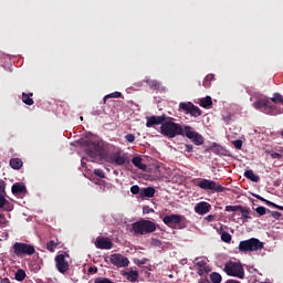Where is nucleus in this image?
I'll list each match as a JSON object with an SVG mask.
<instances>
[{
    "label": "nucleus",
    "instance_id": "nucleus-36",
    "mask_svg": "<svg viewBox=\"0 0 283 283\" xmlns=\"http://www.w3.org/2000/svg\"><path fill=\"white\" fill-rule=\"evenodd\" d=\"M271 101L273 103H283V96L282 94L275 93L274 96H272Z\"/></svg>",
    "mask_w": 283,
    "mask_h": 283
},
{
    "label": "nucleus",
    "instance_id": "nucleus-39",
    "mask_svg": "<svg viewBox=\"0 0 283 283\" xmlns=\"http://www.w3.org/2000/svg\"><path fill=\"white\" fill-rule=\"evenodd\" d=\"M196 265L197 268H199V270H201L202 268L207 266V261H203V259H201V261H199V259H196Z\"/></svg>",
    "mask_w": 283,
    "mask_h": 283
},
{
    "label": "nucleus",
    "instance_id": "nucleus-19",
    "mask_svg": "<svg viewBox=\"0 0 283 283\" xmlns=\"http://www.w3.org/2000/svg\"><path fill=\"white\" fill-rule=\"evenodd\" d=\"M95 245L97 249H112L113 243L108 237H97Z\"/></svg>",
    "mask_w": 283,
    "mask_h": 283
},
{
    "label": "nucleus",
    "instance_id": "nucleus-47",
    "mask_svg": "<svg viewBox=\"0 0 283 283\" xmlns=\"http://www.w3.org/2000/svg\"><path fill=\"white\" fill-rule=\"evenodd\" d=\"M212 151H214L216 154H222V147L220 145H214L212 147Z\"/></svg>",
    "mask_w": 283,
    "mask_h": 283
},
{
    "label": "nucleus",
    "instance_id": "nucleus-58",
    "mask_svg": "<svg viewBox=\"0 0 283 283\" xmlns=\"http://www.w3.org/2000/svg\"><path fill=\"white\" fill-rule=\"evenodd\" d=\"M281 136L283 137V129H282V132H281Z\"/></svg>",
    "mask_w": 283,
    "mask_h": 283
},
{
    "label": "nucleus",
    "instance_id": "nucleus-15",
    "mask_svg": "<svg viewBox=\"0 0 283 283\" xmlns=\"http://www.w3.org/2000/svg\"><path fill=\"white\" fill-rule=\"evenodd\" d=\"M111 262L116 268H127L129 265V259H127V256H123V254H112Z\"/></svg>",
    "mask_w": 283,
    "mask_h": 283
},
{
    "label": "nucleus",
    "instance_id": "nucleus-2",
    "mask_svg": "<svg viewBox=\"0 0 283 283\" xmlns=\"http://www.w3.org/2000/svg\"><path fill=\"white\" fill-rule=\"evenodd\" d=\"M85 151L90 158H106V151L101 143H96V140H84Z\"/></svg>",
    "mask_w": 283,
    "mask_h": 283
},
{
    "label": "nucleus",
    "instance_id": "nucleus-27",
    "mask_svg": "<svg viewBox=\"0 0 283 283\" xmlns=\"http://www.w3.org/2000/svg\"><path fill=\"white\" fill-rule=\"evenodd\" d=\"M10 167L12 169H21L23 167L22 158H10Z\"/></svg>",
    "mask_w": 283,
    "mask_h": 283
},
{
    "label": "nucleus",
    "instance_id": "nucleus-38",
    "mask_svg": "<svg viewBox=\"0 0 283 283\" xmlns=\"http://www.w3.org/2000/svg\"><path fill=\"white\" fill-rule=\"evenodd\" d=\"M221 240H223V242H231L232 237H231V234H229V232H222Z\"/></svg>",
    "mask_w": 283,
    "mask_h": 283
},
{
    "label": "nucleus",
    "instance_id": "nucleus-54",
    "mask_svg": "<svg viewBox=\"0 0 283 283\" xmlns=\"http://www.w3.org/2000/svg\"><path fill=\"white\" fill-rule=\"evenodd\" d=\"M223 120H224L226 123H230L231 116H223Z\"/></svg>",
    "mask_w": 283,
    "mask_h": 283
},
{
    "label": "nucleus",
    "instance_id": "nucleus-57",
    "mask_svg": "<svg viewBox=\"0 0 283 283\" xmlns=\"http://www.w3.org/2000/svg\"><path fill=\"white\" fill-rule=\"evenodd\" d=\"M226 283H241L240 281L229 280Z\"/></svg>",
    "mask_w": 283,
    "mask_h": 283
},
{
    "label": "nucleus",
    "instance_id": "nucleus-23",
    "mask_svg": "<svg viewBox=\"0 0 283 283\" xmlns=\"http://www.w3.org/2000/svg\"><path fill=\"white\" fill-rule=\"evenodd\" d=\"M133 165L143 171H147L148 167L145 163H143L142 156H134L133 157Z\"/></svg>",
    "mask_w": 283,
    "mask_h": 283
},
{
    "label": "nucleus",
    "instance_id": "nucleus-52",
    "mask_svg": "<svg viewBox=\"0 0 283 283\" xmlns=\"http://www.w3.org/2000/svg\"><path fill=\"white\" fill-rule=\"evenodd\" d=\"M216 218V216H213V213H209L208 216H206V220H208V222L213 221Z\"/></svg>",
    "mask_w": 283,
    "mask_h": 283
},
{
    "label": "nucleus",
    "instance_id": "nucleus-28",
    "mask_svg": "<svg viewBox=\"0 0 283 283\" xmlns=\"http://www.w3.org/2000/svg\"><path fill=\"white\" fill-rule=\"evenodd\" d=\"M244 176H245V178H249L253 182H259V180H260V176L254 174L253 169H245Z\"/></svg>",
    "mask_w": 283,
    "mask_h": 283
},
{
    "label": "nucleus",
    "instance_id": "nucleus-56",
    "mask_svg": "<svg viewBox=\"0 0 283 283\" xmlns=\"http://www.w3.org/2000/svg\"><path fill=\"white\" fill-rule=\"evenodd\" d=\"M0 283H11L10 279H2Z\"/></svg>",
    "mask_w": 283,
    "mask_h": 283
},
{
    "label": "nucleus",
    "instance_id": "nucleus-26",
    "mask_svg": "<svg viewBox=\"0 0 283 283\" xmlns=\"http://www.w3.org/2000/svg\"><path fill=\"white\" fill-rule=\"evenodd\" d=\"M33 95V92H30L29 94L22 92V102L25 103V105H34V98H32Z\"/></svg>",
    "mask_w": 283,
    "mask_h": 283
},
{
    "label": "nucleus",
    "instance_id": "nucleus-44",
    "mask_svg": "<svg viewBox=\"0 0 283 283\" xmlns=\"http://www.w3.org/2000/svg\"><path fill=\"white\" fill-rule=\"evenodd\" d=\"M125 138L128 143H134L136 136L135 134H126Z\"/></svg>",
    "mask_w": 283,
    "mask_h": 283
},
{
    "label": "nucleus",
    "instance_id": "nucleus-9",
    "mask_svg": "<svg viewBox=\"0 0 283 283\" xmlns=\"http://www.w3.org/2000/svg\"><path fill=\"white\" fill-rule=\"evenodd\" d=\"M198 187L201 189H210L211 191H224L227 187H223L222 185H218L216 180H210L209 178H201V180H198L197 182Z\"/></svg>",
    "mask_w": 283,
    "mask_h": 283
},
{
    "label": "nucleus",
    "instance_id": "nucleus-35",
    "mask_svg": "<svg viewBox=\"0 0 283 283\" xmlns=\"http://www.w3.org/2000/svg\"><path fill=\"white\" fill-rule=\"evenodd\" d=\"M56 247H59V241H49L46 243L48 251H55Z\"/></svg>",
    "mask_w": 283,
    "mask_h": 283
},
{
    "label": "nucleus",
    "instance_id": "nucleus-21",
    "mask_svg": "<svg viewBox=\"0 0 283 283\" xmlns=\"http://www.w3.org/2000/svg\"><path fill=\"white\" fill-rule=\"evenodd\" d=\"M146 83L149 85L150 90H158L160 92L166 90L160 81L148 78Z\"/></svg>",
    "mask_w": 283,
    "mask_h": 283
},
{
    "label": "nucleus",
    "instance_id": "nucleus-55",
    "mask_svg": "<svg viewBox=\"0 0 283 283\" xmlns=\"http://www.w3.org/2000/svg\"><path fill=\"white\" fill-rule=\"evenodd\" d=\"M198 283H211V281H209L208 279H202Z\"/></svg>",
    "mask_w": 283,
    "mask_h": 283
},
{
    "label": "nucleus",
    "instance_id": "nucleus-53",
    "mask_svg": "<svg viewBox=\"0 0 283 283\" xmlns=\"http://www.w3.org/2000/svg\"><path fill=\"white\" fill-rule=\"evenodd\" d=\"M88 272H90V273L97 274L98 270H97V268H90V269H88Z\"/></svg>",
    "mask_w": 283,
    "mask_h": 283
},
{
    "label": "nucleus",
    "instance_id": "nucleus-49",
    "mask_svg": "<svg viewBox=\"0 0 283 283\" xmlns=\"http://www.w3.org/2000/svg\"><path fill=\"white\" fill-rule=\"evenodd\" d=\"M270 212H271L273 218H276V219L282 218L281 211H270Z\"/></svg>",
    "mask_w": 283,
    "mask_h": 283
},
{
    "label": "nucleus",
    "instance_id": "nucleus-34",
    "mask_svg": "<svg viewBox=\"0 0 283 283\" xmlns=\"http://www.w3.org/2000/svg\"><path fill=\"white\" fill-rule=\"evenodd\" d=\"M122 92H113L112 94L104 96V103H106L107 98H119Z\"/></svg>",
    "mask_w": 283,
    "mask_h": 283
},
{
    "label": "nucleus",
    "instance_id": "nucleus-8",
    "mask_svg": "<svg viewBox=\"0 0 283 283\" xmlns=\"http://www.w3.org/2000/svg\"><path fill=\"white\" fill-rule=\"evenodd\" d=\"M263 247L262 241H259V239H248L247 241H240L239 251H259Z\"/></svg>",
    "mask_w": 283,
    "mask_h": 283
},
{
    "label": "nucleus",
    "instance_id": "nucleus-48",
    "mask_svg": "<svg viewBox=\"0 0 283 283\" xmlns=\"http://www.w3.org/2000/svg\"><path fill=\"white\" fill-rule=\"evenodd\" d=\"M209 270L207 269V266L201 268L200 270H198V274L199 276H203L205 274H208Z\"/></svg>",
    "mask_w": 283,
    "mask_h": 283
},
{
    "label": "nucleus",
    "instance_id": "nucleus-7",
    "mask_svg": "<svg viewBox=\"0 0 283 283\" xmlns=\"http://www.w3.org/2000/svg\"><path fill=\"white\" fill-rule=\"evenodd\" d=\"M69 254L67 252H62V254H56L55 256V268L60 272V274H66L70 270V263L67 261Z\"/></svg>",
    "mask_w": 283,
    "mask_h": 283
},
{
    "label": "nucleus",
    "instance_id": "nucleus-22",
    "mask_svg": "<svg viewBox=\"0 0 283 283\" xmlns=\"http://www.w3.org/2000/svg\"><path fill=\"white\" fill-rule=\"evenodd\" d=\"M124 276H126L127 281L130 283H137L139 279V272H137V270H130L129 272H124Z\"/></svg>",
    "mask_w": 283,
    "mask_h": 283
},
{
    "label": "nucleus",
    "instance_id": "nucleus-32",
    "mask_svg": "<svg viewBox=\"0 0 283 283\" xmlns=\"http://www.w3.org/2000/svg\"><path fill=\"white\" fill-rule=\"evenodd\" d=\"M214 74H207V76L203 80V87H211V81H213Z\"/></svg>",
    "mask_w": 283,
    "mask_h": 283
},
{
    "label": "nucleus",
    "instance_id": "nucleus-40",
    "mask_svg": "<svg viewBox=\"0 0 283 283\" xmlns=\"http://www.w3.org/2000/svg\"><path fill=\"white\" fill-rule=\"evenodd\" d=\"M135 265H146V263L148 262V259H135L134 260Z\"/></svg>",
    "mask_w": 283,
    "mask_h": 283
},
{
    "label": "nucleus",
    "instance_id": "nucleus-37",
    "mask_svg": "<svg viewBox=\"0 0 283 283\" xmlns=\"http://www.w3.org/2000/svg\"><path fill=\"white\" fill-rule=\"evenodd\" d=\"M9 220L6 218L4 213L0 212V227H7Z\"/></svg>",
    "mask_w": 283,
    "mask_h": 283
},
{
    "label": "nucleus",
    "instance_id": "nucleus-11",
    "mask_svg": "<svg viewBox=\"0 0 283 283\" xmlns=\"http://www.w3.org/2000/svg\"><path fill=\"white\" fill-rule=\"evenodd\" d=\"M255 109H262L264 114H273L275 112V105H273L270 98H259L253 103Z\"/></svg>",
    "mask_w": 283,
    "mask_h": 283
},
{
    "label": "nucleus",
    "instance_id": "nucleus-30",
    "mask_svg": "<svg viewBox=\"0 0 283 283\" xmlns=\"http://www.w3.org/2000/svg\"><path fill=\"white\" fill-rule=\"evenodd\" d=\"M200 105L201 107H211V105H213V101L211 98V96H205L203 98L200 99Z\"/></svg>",
    "mask_w": 283,
    "mask_h": 283
},
{
    "label": "nucleus",
    "instance_id": "nucleus-29",
    "mask_svg": "<svg viewBox=\"0 0 283 283\" xmlns=\"http://www.w3.org/2000/svg\"><path fill=\"white\" fill-rule=\"evenodd\" d=\"M15 281L22 283L27 279L25 270H18L14 274Z\"/></svg>",
    "mask_w": 283,
    "mask_h": 283
},
{
    "label": "nucleus",
    "instance_id": "nucleus-3",
    "mask_svg": "<svg viewBox=\"0 0 283 283\" xmlns=\"http://www.w3.org/2000/svg\"><path fill=\"white\" fill-rule=\"evenodd\" d=\"M157 224L153 220H137L133 222V231L137 235H145V233H153V231H156Z\"/></svg>",
    "mask_w": 283,
    "mask_h": 283
},
{
    "label": "nucleus",
    "instance_id": "nucleus-6",
    "mask_svg": "<svg viewBox=\"0 0 283 283\" xmlns=\"http://www.w3.org/2000/svg\"><path fill=\"white\" fill-rule=\"evenodd\" d=\"M182 136H187L193 145H203L205 143V136L199 134V132H196L195 127H191V125H184Z\"/></svg>",
    "mask_w": 283,
    "mask_h": 283
},
{
    "label": "nucleus",
    "instance_id": "nucleus-42",
    "mask_svg": "<svg viewBox=\"0 0 283 283\" xmlns=\"http://www.w3.org/2000/svg\"><path fill=\"white\" fill-rule=\"evenodd\" d=\"M94 283H113L111 279L98 277L95 279Z\"/></svg>",
    "mask_w": 283,
    "mask_h": 283
},
{
    "label": "nucleus",
    "instance_id": "nucleus-43",
    "mask_svg": "<svg viewBox=\"0 0 283 283\" xmlns=\"http://www.w3.org/2000/svg\"><path fill=\"white\" fill-rule=\"evenodd\" d=\"M94 174L99 178H105V171L103 169H94Z\"/></svg>",
    "mask_w": 283,
    "mask_h": 283
},
{
    "label": "nucleus",
    "instance_id": "nucleus-51",
    "mask_svg": "<svg viewBox=\"0 0 283 283\" xmlns=\"http://www.w3.org/2000/svg\"><path fill=\"white\" fill-rule=\"evenodd\" d=\"M271 156L272 158H283V154H280L279 151H272Z\"/></svg>",
    "mask_w": 283,
    "mask_h": 283
},
{
    "label": "nucleus",
    "instance_id": "nucleus-17",
    "mask_svg": "<svg viewBox=\"0 0 283 283\" xmlns=\"http://www.w3.org/2000/svg\"><path fill=\"white\" fill-rule=\"evenodd\" d=\"M166 114H161V116H148L146 127H153L154 125H160V127H163V123L166 120Z\"/></svg>",
    "mask_w": 283,
    "mask_h": 283
},
{
    "label": "nucleus",
    "instance_id": "nucleus-10",
    "mask_svg": "<svg viewBox=\"0 0 283 283\" xmlns=\"http://www.w3.org/2000/svg\"><path fill=\"white\" fill-rule=\"evenodd\" d=\"M12 249L15 255H33L36 251L34 245H29V243H14Z\"/></svg>",
    "mask_w": 283,
    "mask_h": 283
},
{
    "label": "nucleus",
    "instance_id": "nucleus-1",
    "mask_svg": "<svg viewBox=\"0 0 283 283\" xmlns=\"http://www.w3.org/2000/svg\"><path fill=\"white\" fill-rule=\"evenodd\" d=\"M160 133L168 138H175L176 136H184V126L180 123L174 120H165L161 124Z\"/></svg>",
    "mask_w": 283,
    "mask_h": 283
},
{
    "label": "nucleus",
    "instance_id": "nucleus-13",
    "mask_svg": "<svg viewBox=\"0 0 283 283\" xmlns=\"http://www.w3.org/2000/svg\"><path fill=\"white\" fill-rule=\"evenodd\" d=\"M226 211H241L243 222L251 218L250 212L251 209L250 207H243L242 205H226Z\"/></svg>",
    "mask_w": 283,
    "mask_h": 283
},
{
    "label": "nucleus",
    "instance_id": "nucleus-24",
    "mask_svg": "<svg viewBox=\"0 0 283 283\" xmlns=\"http://www.w3.org/2000/svg\"><path fill=\"white\" fill-rule=\"evenodd\" d=\"M156 193V189L155 187H143L139 191V195L142 197H148V198H153Z\"/></svg>",
    "mask_w": 283,
    "mask_h": 283
},
{
    "label": "nucleus",
    "instance_id": "nucleus-5",
    "mask_svg": "<svg viewBox=\"0 0 283 283\" xmlns=\"http://www.w3.org/2000/svg\"><path fill=\"white\" fill-rule=\"evenodd\" d=\"M224 272L228 276H234L235 279L243 280L245 276L242 263H235V261H228L224 264Z\"/></svg>",
    "mask_w": 283,
    "mask_h": 283
},
{
    "label": "nucleus",
    "instance_id": "nucleus-18",
    "mask_svg": "<svg viewBox=\"0 0 283 283\" xmlns=\"http://www.w3.org/2000/svg\"><path fill=\"white\" fill-rule=\"evenodd\" d=\"M212 207L210 205V202H208L207 200H201L200 202H197V205L195 206V211L196 213H209V211H211Z\"/></svg>",
    "mask_w": 283,
    "mask_h": 283
},
{
    "label": "nucleus",
    "instance_id": "nucleus-25",
    "mask_svg": "<svg viewBox=\"0 0 283 283\" xmlns=\"http://www.w3.org/2000/svg\"><path fill=\"white\" fill-rule=\"evenodd\" d=\"M255 198L259 200H263L266 205L271 207H275V209H281L283 211V205H277L276 202H272V200H268L266 198H263V196H260V193H255Z\"/></svg>",
    "mask_w": 283,
    "mask_h": 283
},
{
    "label": "nucleus",
    "instance_id": "nucleus-4",
    "mask_svg": "<svg viewBox=\"0 0 283 283\" xmlns=\"http://www.w3.org/2000/svg\"><path fill=\"white\" fill-rule=\"evenodd\" d=\"M163 221L165 224H168V227H177V229H186V227H188V220L186 216H182L181 213H169L164 216Z\"/></svg>",
    "mask_w": 283,
    "mask_h": 283
},
{
    "label": "nucleus",
    "instance_id": "nucleus-16",
    "mask_svg": "<svg viewBox=\"0 0 283 283\" xmlns=\"http://www.w3.org/2000/svg\"><path fill=\"white\" fill-rule=\"evenodd\" d=\"M111 163H115V165H125L126 163H129V159L123 151H115V154H112L111 156Z\"/></svg>",
    "mask_w": 283,
    "mask_h": 283
},
{
    "label": "nucleus",
    "instance_id": "nucleus-20",
    "mask_svg": "<svg viewBox=\"0 0 283 283\" xmlns=\"http://www.w3.org/2000/svg\"><path fill=\"white\" fill-rule=\"evenodd\" d=\"M11 191L14 195L18 193H27L28 192V188L25 187V185L23 182H14L11 187Z\"/></svg>",
    "mask_w": 283,
    "mask_h": 283
},
{
    "label": "nucleus",
    "instance_id": "nucleus-12",
    "mask_svg": "<svg viewBox=\"0 0 283 283\" xmlns=\"http://www.w3.org/2000/svg\"><path fill=\"white\" fill-rule=\"evenodd\" d=\"M6 187L7 184L4 180L0 179V209H6V211H12L13 205H11L10 200L6 198Z\"/></svg>",
    "mask_w": 283,
    "mask_h": 283
},
{
    "label": "nucleus",
    "instance_id": "nucleus-50",
    "mask_svg": "<svg viewBox=\"0 0 283 283\" xmlns=\"http://www.w3.org/2000/svg\"><path fill=\"white\" fill-rule=\"evenodd\" d=\"M151 244H153V247H161V241H159V239H153L151 240Z\"/></svg>",
    "mask_w": 283,
    "mask_h": 283
},
{
    "label": "nucleus",
    "instance_id": "nucleus-46",
    "mask_svg": "<svg viewBox=\"0 0 283 283\" xmlns=\"http://www.w3.org/2000/svg\"><path fill=\"white\" fill-rule=\"evenodd\" d=\"M193 150H195V147H193L192 144L187 143V144L185 145V151L191 153V151H193Z\"/></svg>",
    "mask_w": 283,
    "mask_h": 283
},
{
    "label": "nucleus",
    "instance_id": "nucleus-33",
    "mask_svg": "<svg viewBox=\"0 0 283 283\" xmlns=\"http://www.w3.org/2000/svg\"><path fill=\"white\" fill-rule=\"evenodd\" d=\"M255 211L256 213H259V216H264L268 211L270 212L271 209H266V207L264 206H259V207H255Z\"/></svg>",
    "mask_w": 283,
    "mask_h": 283
},
{
    "label": "nucleus",
    "instance_id": "nucleus-31",
    "mask_svg": "<svg viewBox=\"0 0 283 283\" xmlns=\"http://www.w3.org/2000/svg\"><path fill=\"white\" fill-rule=\"evenodd\" d=\"M210 281L211 283H222V276L218 272H212L210 274Z\"/></svg>",
    "mask_w": 283,
    "mask_h": 283
},
{
    "label": "nucleus",
    "instance_id": "nucleus-45",
    "mask_svg": "<svg viewBox=\"0 0 283 283\" xmlns=\"http://www.w3.org/2000/svg\"><path fill=\"white\" fill-rule=\"evenodd\" d=\"M130 191H132V193H139V191H140L139 185H133L130 187Z\"/></svg>",
    "mask_w": 283,
    "mask_h": 283
},
{
    "label": "nucleus",
    "instance_id": "nucleus-14",
    "mask_svg": "<svg viewBox=\"0 0 283 283\" xmlns=\"http://www.w3.org/2000/svg\"><path fill=\"white\" fill-rule=\"evenodd\" d=\"M179 108L184 109V112L190 114L191 116H201L202 114L200 107L193 103H179Z\"/></svg>",
    "mask_w": 283,
    "mask_h": 283
},
{
    "label": "nucleus",
    "instance_id": "nucleus-41",
    "mask_svg": "<svg viewBox=\"0 0 283 283\" xmlns=\"http://www.w3.org/2000/svg\"><path fill=\"white\" fill-rule=\"evenodd\" d=\"M233 145L237 149H242L243 140L238 138L237 140H233Z\"/></svg>",
    "mask_w": 283,
    "mask_h": 283
}]
</instances>
